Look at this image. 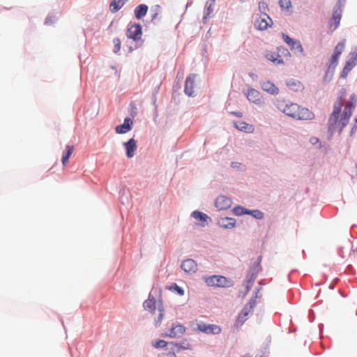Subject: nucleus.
Instances as JSON below:
<instances>
[{
    "mask_svg": "<svg viewBox=\"0 0 357 357\" xmlns=\"http://www.w3.org/2000/svg\"><path fill=\"white\" fill-rule=\"evenodd\" d=\"M343 99L342 98L337 100L333 106V110L328 119V131L333 134L337 130L340 132L348 124L352 114V109L356 106V98L354 94L350 97V100L347 102L343 113L340 119V112L343 105Z\"/></svg>",
    "mask_w": 357,
    "mask_h": 357,
    "instance_id": "f257e3e1",
    "label": "nucleus"
},
{
    "mask_svg": "<svg viewBox=\"0 0 357 357\" xmlns=\"http://www.w3.org/2000/svg\"><path fill=\"white\" fill-rule=\"evenodd\" d=\"M277 108L286 115L298 120H312L314 118L313 112L307 108L301 107L296 103L286 104L284 100L278 98L275 101Z\"/></svg>",
    "mask_w": 357,
    "mask_h": 357,
    "instance_id": "f03ea898",
    "label": "nucleus"
},
{
    "mask_svg": "<svg viewBox=\"0 0 357 357\" xmlns=\"http://www.w3.org/2000/svg\"><path fill=\"white\" fill-rule=\"evenodd\" d=\"M155 300L149 298L144 301L143 306L146 310H148L153 314H155L154 318L156 326L160 325L165 315V310L162 305L156 307Z\"/></svg>",
    "mask_w": 357,
    "mask_h": 357,
    "instance_id": "7ed1b4c3",
    "label": "nucleus"
},
{
    "mask_svg": "<svg viewBox=\"0 0 357 357\" xmlns=\"http://www.w3.org/2000/svg\"><path fill=\"white\" fill-rule=\"evenodd\" d=\"M207 285L218 287H230L233 285V281L222 275H211L204 278Z\"/></svg>",
    "mask_w": 357,
    "mask_h": 357,
    "instance_id": "20e7f679",
    "label": "nucleus"
},
{
    "mask_svg": "<svg viewBox=\"0 0 357 357\" xmlns=\"http://www.w3.org/2000/svg\"><path fill=\"white\" fill-rule=\"evenodd\" d=\"M290 55L289 50L285 47H278L275 52L269 51L265 54V57L275 64H282L284 63L283 56H289Z\"/></svg>",
    "mask_w": 357,
    "mask_h": 357,
    "instance_id": "39448f33",
    "label": "nucleus"
},
{
    "mask_svg": "<svg viewBox=\"0 0 357 357\" xmlns=\"http://www.w3.org/2000/svg\"><path fill=\"white\" fill-rule=\"evenodd\" d=\"M345 47V42L341 41L337 43V45L335 46L333 54H332L330 61L329 64L328 66V71H331L333 73L337 66L338 63V59L340 56L341 55L342 52L344 50Z\"/></svg>",
    "mask_w": 357,
    "mask_h": 357,
    "instance_id": "423d86ee",
    "label": "nucleus"
},
{
    "mask_svg": "<svg viewBox=\"0 0 357 357\" xmlns=\"http://www.w3.org/2000/svg\"><path fill=\"white\" fill-rule=\"evenodd\" d=\"M273 24V21L271 17L265 13L261 14L255 22V26L259 30H266L268 27H271Z\"/></svg>",
    "mask_w": 357,
    "mask_h": 357,
    "instance_id": "0eeeda50",
    "label": "nucleus"
},
{
    "mask_svg": "<svg viewBox=\"0 0 357 357\" xmlns=\"http://www.w3.org/2000/svg\"><path fill=\"white\" fill-rule=\"evenodd\" d=\"M243 93L246 96L247 99L251 102H253L256 105H259L262 102V95L259 91L254 88L250 86L248 87L246 91H243Z\"/></svg>",
    "mask_w": 357,
    "mask_h": 357,
    "instance_id": "6e6552de",
    "label": "nucleus"
},
{
    "mask_svg": "<svg viewBox=\"0 0 357 357\" xmlns=\"http://www.w3.org/2000/svg\"><path fill=\"white\" fill-rule=\"evenodd\" d=\"M357 63V52H352L349 53V59L346 62L344 67L342 69L341 77L345 78L349 72Z\"/></svg>",
    "mask_w": 357,
    "mask_h": 357,
    "instance_id": "1a4fd4ad",
    "label": "nucleus"
},
{
    "mask_svg": "<svg viewBox=\"0 0 357 357\" xmlns=\"http://www.w3.org/2000/svg\"><path fill=\"white\" fill-rule=\"evenodd\" d=\"M197 330L206 334H219L221 328L216 324H206L200 322L197 324Z\"/></svg>",
    "mask_w": 357,
    "mask_h": 357,
    "instance_id": "9d476101",
    "label": "nucleus"
},
{
    "mask_svg": "<svg viewBox=\"0 0 357 357\" xmlns=\"http://www.w3.org/2000/svg\"><path fill=\"white\" fill-rule=\"evenodd\" d=\"M142 35V26L140 24H135L130 25L126 32L128 38L137 40L141 38Z\"/></svg>",
    "mask_w": 357,
    "mask_h": 357,
    "instance_id": "9b49d317",
    "label": "nucleus"
},
{
    "mask_svg": "<svg viewBox=\"0 0 357 357\" xmlns=\"http://www.w3.org/2000/svg\"><path fill=\"white\" fill-rule=\"evenodd\" d=\"M197 75L195 74L190 75L185 80V93L188 96H193L195 95V79Z\"/></svg>",
    "mask_w": 357,
    "mask_h": 357,
    "instance_id": "f8f14e48",
    "label": "nucleus"
},
{
    "mask_svg": "<svg viewBox=\"0 0 357 357\" xmlns=\"http://www.w3.org/2000/svg\"><path fill=\"white\" fill-rule=\"evenodd\" d=\"M341 4L340 2L339 1L333 10V16L330 21L331 26H333L334 29H335L339 26L340 21L341 20Z\"/></svg>",
    "mask_w": 357,
    "mask_h": 357,
    "instance_id": "ddd939ff",
    "label": "nucleus"
},
{
    "mask_svg": "<svg viewBox=\"0 0 357 357\" xmlns=\"http://www.w3.org/2000/svg\"><path fill=\"white\" fill-rule=\"evenodd\" d=\"M231 200L226 196H219L215 200V206L219 210H226L231 207Z\"/></svg>",
    "mask_w": 357,
    "mask_h": 357,
    "instance_id": "4468645a",
    "label": "nucleus"
},
{
    "mask_svg": "<svg viewBox=\"0 0 357 357\" xmlns=\"http://www.w3.org/2000/svg\"><path fill=\"white\" fill-rule=\"evenodd\" d=\"M132 121L130 118H126L123 123L117 126L115 128L116 132L118 134H125L129 132L132 128Z\"/></svg>",
    "mask_w": 357,
    "mask_h": 357,
    "instance_id": "2eb2a0df",
    "label": "nucleus"
},
{
    "mask_svg": "<svg viewBox=\"0 0 357 357\" xmlns=\"http://www.w3.org/2000/svg\"><path fill=\"white\" fill-rule=\"evenodd\" d=\"M185 332V328L181 324L173 325L170 329L169 333L167 335L172 338L180 337Z\"/></svg>",
    "mask_w": 357,
    "mask_h": 357,
    "instance_id": "dca6fc26",
    "label": "nucleus"
},
{
    "mask_svg": "<svg viewBox=\"0 0 357 357\" xmlns=\"http://www.w3.org/2000/svg\"><path fill=\"white\" fill-rule=\"evenodd\" d=\"M181 268L185 273H195L197 270V265L195 260L188 259L183 261Z\"/></svg>",
    "mask_w": 357,
    "mask_h": 357,
    "instance_id": "f3484780",
    "label": "nucleus"
},
{
    "mask_svg": "<svg viewBox=\"0 0 357 357\" xmlns=\"http://www.w3.org/2000/svg\"><path fill=\"white\" fill-rule=\"evenodd\" d=\"M126 150V155L128 158H132L135 155V152L137 150V142L133 139H129L128 142L123 144Z\"/></svg>",
    "mask_w": 357,
    "mask_h": 357,
    "instance_id": "a211bd4d",
    "label": "nucleus"
},
{
    "mask_svg": "<svg viewBox=\"0 0 357 357\" xmlns=\"http://www.w3.org/2000/svg\"><path fill=\"white\" fill-rule=\"evenodd\" d=\"M236 129L248 133H252L255 131L253 125L248 124L245 121H238L234 123Z\"/></svg>",
    "mask_w": 357,
    "mask_h": 357,
    "instance_id": "6ab92c4d",
    "label": "nucleus"
},
{
    "mask_svg": "<svg viewBox=\"0 0 357 357\" xmlns=\"http://www.w3.org/2000/svg\"><path fill=\"white\" fill-rule=\"evenodd\" d=\"M261 89L270 93V94H278L279 93V89L271 82L264 81L261 84Z\"/></svg>",
    "mask_w": 357,
    "mask_h": 357,
    "instance_id": "aec40b11",
    "label": "nucleus"
},
{
    "mask_svg": "<svg viewBox=\"0 0 357 357\" xmlns=\"http://www.w3.org/2000/svg\"><path fill=\"white\" fill-rule=\"evenodd\" d=\"M252 312L249 310L248 307H243L241 312L239 313L237 319L236 321V326L238 327L243 324V323L248 319V317Z\"/></svg>",
    "mask_w": 357,
    "mask_h": 357,
    "instance_id": "412c9836",
    "label": "nucleus"
},
{
    "mask_svg": "<svg viewBox=\"0 0 357 357\" xmlns=\"http://www.w3.org/2000/svg\"><path fill=\"white\" fill-rule=\"evenodd\" d=\"M282 38L284 41L291 47V48H294V45H296L298 52H303V50L299 41L294 40L289 36L284 33L282 34Z\"/></svg>",
    "mask_w": 357,
    "mask_h": 357,
    "instance_id": "4be33fe9",
    "label": "nucleus"
},
{
    "mask_svg": "<svg viewBox=\"0 0 357 357\" xmlns=\"http://www.w3.org/2000/svg\"><path fill=\"white\" fill-rule=\"evenodd\" d=\"M148 11V6L145 4H140L135 9V15L137 19L140 20L144 17Z\"/></svg>",
    "mask_w": 357,
    "mask_h": 357,
    "instance_id": "5701e85b",
    "label": "nucleus"
},
{
    "mask_svg": "<svg viewBox=\"0 0 357 357\" xmlns=\"http://www.w3.org/2000/svg\"><path fill=\"white\" fill-rule=\"evenodd\" d=\"M124 5L123 0H114L109 5L111 12L115 13L120 10Z\"/></svg>",
    "mask_w": 357,
    "mask_h": 357,
    "instance_id": "b1692460",
    "label": "nucleus"
},
{
    "mask_svg": "<svg viewBox=\"0 0 357 357\" xmlns=\"http://www.w3.org/2000/svg\"><path fill=\"white\" fill-rule=\"evenodd\" d=\"M74 150V147L73 146L68 145L66 148V151L62 157V163L65 166L68 161V158L72 154Z\"/></svg>",
    "mask_w": 357,
    "mask_h": 357,
    "instance_id": "393cba45",
    "label": "nucleus"
},
{
    "mask_svg": "<svg viewBox=\"0 0 357 357\" xmlns=\"http://www.w3.org/2000/svg\"><path fill=\"white\" fill-rule=\"evenodd\" d=\"M220 225L225 228H233L235 226V220L232 218H225L222 220Z\"/></svg>",
    "mask_w": 357,
    "mask_h": 357,
    "instance_id": "a878e982",
    "label": "nucleus"
},
{
    "mask_svg": "<svg viewBox=\"0 0 357 357\" xmlns=\"http://www.w3.org/2000/svg\"><path fill=\"white\" fill-rule=\"evenodd\" d=\"M233 213L236 215H242L244 214L250 215V211L241 206L234 207L233 208Z\"/></svg>",
    "mask_w": 357,
    "mask_h": 357,
    "instance_id": "bb28decb",
    "label": "nucleus"
},
{
    "mask_svg": "<svg viewBox=\"0 0 357 357\" xmlns=\"http://www.w3.org/2000/svg\"><path fill=\"white\" fill-rule=\"evenodd\" d=\"M192 216L196 219V220H199L200 221H206V220L208 218V216L202 213V212H200V211H194L192 213Z\"/></svg>",
    "mask_w": 357,
    "mask_h": 357,
    "instance_id": "cd10ccee",
    "label": "nucleus"
},
{
    "mask_svg": "<svg viewBox=\"0 0 357 357\" xmlns=\"http://www.w3.org/2000/svg\"><path fill=\"white\" fill-rule=\"evenodd\" d=\"M280 6L282 8L288 9L291 6L290 0H280Z\"/></svg>",
    "mask_w": 357,
    "mask_h": 357,
    "instance_id": "c85d7f7f",
    "label": "nucleus"
},
{
    "mask_svg": "<svg viewBox=\"0 0 357 357\" xmlns=\"http://www.w3.org/2000/svg\"><path fill=\"white\" fill-rule=\"evenodd\" d=\"M250 214L257 219H262L264 213L259 210L250 211Z\"/></svg>",
    "mask_w": 357,
    "mask_h": 357,
    "instance_id": "c756f323",
    "label": "nucleus"
},
{
    "mask_svg": "<svg viewBox=\"0 0 357 357\" xmlns=\"http://www.w3.org/2000/svg\"><path fill=\"white\" fill-rule=\"evenodd\" d=\"M114 43V52L117 53L121 49V40L119 38H114L113 40Z\"/></svg>",
    "mask_w": 357,
    "mask_h": 357,
    "instance_id": "7c9ffc66",
    "label": "nucleus"
},
{
    "mask_svg": "<svg viewBox=\"0 0 357 357\" xmlns=\"http://www.w3.org/2000/svg\"><path fill=\"white\" fill-rule=\"evenodd\" d=\"M169 289H174L176 291L180 296H183L184 294L183 289L178 286L176 284H173L170 287Z\"/></svg>",
    "mask_w": 357,
    "mask_h": 357,
    "instance_id": "2f4dec72",
    "label": "nucleus"
},
{
    "mask_svg": "<svg viewBox=\"0 0 357 357\" xmlns=\"http://www.w3.org/2000/svg\"><path fill=\"white\" fill-rule=\"evenodd\" d=\"M255 305H256V298H252L250 300L249 303L247 305H245V306L244 307H248L249 310L250 312H252Z\"/></svg>",
    "mask_w": 357,
    "mask_h": 357,
    "instance_id": "473e14b6",
    "label": "nucleus"
},
{
    "mask_svg": "<svg viewBox=\"0 0 357 357\" xmlns=\"http://www.w3.org/2000/svg\"><path fill=\"white\" fill-rule=\"evenodd\" d=\"M167 344V342L162 340H158L155 343L153 344V347L155 348H163V347H166Z\"/></svg>",
    "mask_w": 357,
    "mask_h": 357,
    "instance_id": "72a5a7b5",
    "label": "nucleus"
},
{
    "mask_svg": "<svg viewBox=\"0 0 357 357\" xmlns=\"http://www.w3.org/2000/svg\"><path fill=\"white\" fill-rule=\"evenodd\" d=\"M259 9H260V10H262V9H263V10H266V8H267V5H266V3H264V2H260V3H259Z\"/></svg>",
    "mask_w": 357,
    "mask_h": 357,
    "instance_id": "f704fd0d",
    "label": "nucleus"
},
{
    "mask_svg": "<svg viewBox=\"0 0 357 357\" xmlns=\"http://www.w3.org/2000/svg\"><path fill=\"white\" fill-rule=\"evenodd\" d=\"M212 12H213V8H212L211 5H210V6L207 8V13H206V15H209Z\"/></svg>",
    "mask_w": 357,
    "mask_h": 357,
    "instance_id": "c9c22d12",
    "label": "nucleus"
},
{
    "mask_svg": "<svg viewBox=\"0 0 357 357\" xmlns=\"http://www.w3.org/2000/svg\"><path fill=\"white\" fill-rule=\"evenodd\" d=\"M239 165H240V163H238V162H232L231 163V167L234 168L238 167Z\"/></svg>",
    "mask_w": 357,
    "mask_h": 357,
    "instance_id": "e433bc0d",
    "label": "nucleus"
},
{
    "mask_svg": "<svg viewBox=\"0 0 357 357\" xmlns=\"http://www.w3.org/2000/svg\"><path fill=\"white\" fill-rule=\"evenodd\" d=\"M234 114L238 116V117H241L242 116V113L241 112H234Z\"/></svg>",
    "mask_w": 357,
    "mask_h": 357,
    "instance_id": "4c0bfd02",
    "label": "nucleus"
},
{
    "mask_svg": "<svg viewBox=\"0 0 357 357\" xmlns=\"http://www.w3.org/2000/svg\"><path fill=\"white\" fill-rule=\"evenodd\" d=\"M183 349H190V346H189V345H188V347H183Z\"/></svg>",
    "mask_w": 357,
    "mask_h": 357,
    "instance_id": "58836bf2",
    "label": "nucleus"
},
{
    "mask_svg": "<svg viewBox=\"0 0 357 357\" xmlns=\"http://www.w3.org/2000/svg\"><path fill=\"white\" fill-rule=\"evenodd\" d=\"M243 357H251V356L250 355L247 354V355L243 356Z\"/></svg>",
    "mask_w": 357,
    "mask_h": 357,
    "instance_id": "ea45409f",
    "label": "nucleus"
},
{
    "mask_svg": "<svg viewBox=\"0 0 357 357\" xmlns=\"http://www.w3.org/2000/svg\"><path fill=\"white\" fill-rule=\"evenodd\" d=\"M292 50H296L298 51V50L296 49V45H294V48H291Z\"/></svg>",
    "mask_w": 357,
    "mask_h": 357,
    "instance_id": "a19ab883",
    "label": "nucleus"
},
{
    "mask_svg": "<svg viewBox=\"0 0 357 357\" xmlns=\"http://www.w3.org/2000/svg\"><path fill=\"white\" fill-rule=\"evenodd\" d=\"M315 140L317 141L318 140L317 138H315L314 139H313V142H315Z\"/></svg>",
    "mask_w": 357,
    "mask_h": 357,
    "instance_id": "79ce46f5",
    "label": "nucleus"
},
{
    "mask_svg": "<svg viewBox=\"0 0 357 357\" xmlns=\"http://www.w3.org/2000/svg\"><path fill=\"white\" fill-rule=\"evenodd\" d=\"M315 140L317 141L318 140L317 138H315L314 139H313V142H315Z\"/></svg>",
    "mask_w": 357,
    "mask_h": 357,
    "instance_id": "37998d69",
    "label": "nucleus"
},
{
    "mask_svg": "<svg viewBox=\"0 0 357 357\" xmlns=\"http://www.w3.org/2000/svg\"><path fill=\"white\" fill-rule=\"evenodd\" d=\"M298 86H301V83L298 82Z\"/></svg>",
    "mask_w": 357,
    "mask_h": 357,
    "instance_id": "c03bdc74",
    "label": "nucleus"
},
{
    "mask_svg": "<svg viewBox=\"0 0 357 357\" xmlns=\"http://www.w3.org/2000/svg\"><path fill=\"white\" fill-rule=\"evenodd\" d=\"M356 123H357V119H356Z\"/></svg>",
    "mask_w": 357,
    "mask_h": 357,
    "instance_id": "a18cd8bd",
    "label": "nucleus"
}]
</instances>
